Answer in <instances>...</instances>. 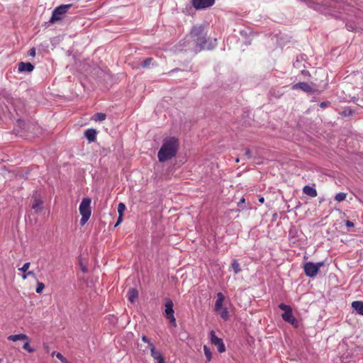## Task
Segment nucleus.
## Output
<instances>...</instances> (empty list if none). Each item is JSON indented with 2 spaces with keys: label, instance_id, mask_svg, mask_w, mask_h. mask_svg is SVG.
Here are the masks:
<instances>
[{
  "label": "nucleus",
  "instance_id": "f257e3e1",
  "mask_svg": "<svg viewBox=\"0 0 363 363\" xmlns=\"http://www.w3.org/2000/svg\"><path fill=\"white\" fill-rule=\"evenodd\" d=\"M191 43L194 52L211 50L217 46L216 38H208L206 26L204 24L195 25L190 32Z\"/></svg>",
  "mask_w": 363,
  "mask_h": 363
},
{
  "label": "nucleus",
  "instance_id": "f03ea898",
  "mask_svg": "<svg viewBox=\"0 0 363 363\" xmlns=\"http://www.w3.org/2000/svg\"><path fill=\"white\" fill-rule=\"evenodd\" d=\"M179 148V140L177 138L166 137L162 140V146L158 151L157 157L160 162H164L176 157Z\"/></svg>",
  "mask_w": 363,
  "mask_h": 363
},
{
  "label": "nucleus",
  "instance_id": "7ed1b4c3",
  "mask_svg": "<svg viewBox=\"0 0 363 363\" xmlns=\"http://www.w3.org/2000/svg\"><path fill=\"white\" fill-rule=\"evenodd\" d=\"M91 200L89 198H84L79 205V213L82 216V218L80 220L81 225H84L85 223L89 219L91 214Z\"/></svg>",
  "mask_w": 363,
  "mask_h": 363
},
{
  "label": "nucleus",
  "instance_id": "20e7f679",
  "mask_svg": "<svg viewBox=\"0 0 363 363\" xmlns=\"http://www.w3.org/2000/svg\"><path fill=\"white\" fill-rule=\"evenodd\" d=\"M72 4H62L52 11V16L48 21L49 24H53L57 21L63 19L65 15L68 12L69 9H71Z\"/></svg>",
  "mask_w": 363,
  "mask_h": 363
},
{
  "label": "nucleus",
  "instance_id": "39448f33",
  "mask_svg": "<svg viewBox=\"0 0 363 363\" xmlns=\"http://www.w3.org/2000/svg\"><path fill=\"white\" fill-rule=\"evenodd\" d=\"M215 4V0H191V5L186 6L185 13H189V10L194 7L196 10H203L212 6Z\"/></svg>",
  "mask_w": 363,
  "mask_h": 363
},
{
  "label": "nucleus",
  "instance_id": "423d86ee",
  "mask_svg": "<svg viewBox=\"0 0 363 363\" xmlns=\"http://www.w3.org/2000/svg\"><path fill=\"white\" fill-rule=\"evenodd\" d=\"M323 266V262L313 263L308 262L303 265L305 274L308 277H314L317 275L320 268Z\"/></svg>",
  "mask_w": 363,
  "mask_h": 363
},
{
  "label": "nucleus",
  "instance_id": "0eeeda50",
  "mask_svg": "<svg viewBox=\"0 0 363 363\" xmlns=\"http://www.w3.org/2000/svg\"><path fill=\"white\" fill-rule=\"evenodd\" d=\"M279 308L281 311H284V313L281 315L282 319L284 321L291 325H294L295 323H297L296 319L293 315L292 308H291L290 306L286 305L284 303H280L279 305Z\"/></svg>",
  "mask_w": 363,
  "mask_h": 363
},
{
  "label": "nucleus",
  "instance_id": "6e6552de",
  "mask_svg": "<svg viewBox=\"0 0 363 363\" xmlns=\"http://www.w3.org/2000/svg\"><path fill=\"white\" fill-rule=\"evenodd\" d=\"M173 302L172 300H168L165 303V315L167 319L169 320L170 323L176 326V318H174V311L173 310Z\"/></svg>",
  "mask_w": 363,
  "mask_h": 363
},
{
  "label": "nucleus",
  "instance_id": "1a4fd4ad",
  "mask_svg": "<svg viewBox=\"0 0 363 363\" xmlns=\"http://www.w3.org/2000/svg\"><path fill=\"white\" fill-rule=\"evenodd\" d=\"M210 335L211 342L218 347V352H223L225 350V347L223 342V340L221 338L218 337L216 335V333L213 330L211 331Z\"/></svg>",
  "mask_w": 363,
  "mask_h": 363
},
{
  "label": "nucleus",
  "instance_id": "9d476101",
  "mask_svg": "<svg viewBox=\"0 0 363 363\" xmlns=\"http://www.w3.org/2000/svg\"><path fill=\"white\" fill-rule=\"evenodd\" d=\"M307 59V56L305 54H300L297 55L296 59L294 62V67L299 69L306 68V65L308 64Z\"/></svg>",
  "mask_w": 363,
  "mask_h": 363
},
{
  "label": "nucleus",
  "instance_id": "9b49d317",
  "mask_svg": "<svg viewBox=\"0 0 363 363\" xmlns=\"http://www.w3.org/2000/svg\"><path fill=\"white\" fill-rule=\"evenodd\" d=\"M34 69V65L30 62H21L18 63V72H30Z\"/></svg>",
  "mask_w": 363,
  "mask_h": 363
},
{
  "label": "nucleus",
  "instance_id": "f8f14e48",
  "mask_svg": "<svg viewBox=\"0 0 363 363\" xmlns=\"http://www.w3.org/2000/svg\"><path fill=\"white\" fill-rule=\"evenodd\" d=\"M292 89H299L301 91H312V89L308 82H302L294 84L291 87Z\"/></svg>",
  "mask_w": 363,
  "mask_h": 363
},
{
  "label": "nucleus",
  "instance_id": "ddd939ff",
  "mask_svg": "<svg viewBox=\"0 0 363 363\" xmlns=\"http://www.w3.org/2000/svg\"><path fill=\"white\" fill-rule=\"evenodd\" d=\"M96 131L95 129L89 128L85 130L84 136L89 140V143L94 142L96 139Z\"/></svg>",
  "mask_w": 363,
  "mask_h": 363
},
{
  "label": "nucleus",
  "instance_id": "4468645a",
  "mask_svg": "<svg viewBox=\"0 0 363 363\" xmlns=\"http://www.w3.org/2000/svg\"><path fill=\"white\" fill-rule=\"evenodd\" d=\"M224 300H225L224 295L221 292L218 293L217 294V299H216V303H215V310L216 311H219L220 310L222 309L223 303Z\"/></svg>",
  "mask_w": 363,
  "mask_h": 363
},
{
  "label": "nucleus",
  "instance_id": "2eb2a0df",
  "mask_svg": "<svg viewBox=\"0 0 363 363\" xmlns=\"http://www.w3.org/2000/svg\"><path fill=\"white\" fill-rule=\"evenodd\" d=\"M128 301L133 303L135 300L138 298V292L136 289L131 288L128 291Z\"/></svg>",
  "mask_w": 363,
  "mask_h": 363
},
{
  "label": "nucleus",
  "instance_id": "dca6fc26",
  "mask_svg": "<svg viewBox=\"0 0 363 363\" xmlns=\"http://www.w3.org/2000/svg\"><path fill=\"white\" fill-rule=\"evenodd\" d=\"M352 307L361 315H363V301H354L352 303Z\"/></svg>",
  "mask_w": 363,
  "mask_h": 363
},
{
  "label": "nucleus",
  "instance_id": "f3484780",
  "mask_svg": "<svg viewBox=\"0 0 363 363\" xmlns=\"http://www.w3.org/2000/svg\"><path fill=\"white\" fill-rule=\"evenodd\" d=\"M303 192L311 197H315L318 195L316 189L310 186H305L303 188Z\"/></svg>",
  "mask_w": 363,
  "mask_h": 363
},
{
  "label": "nucleus",
  "instance_id": "a211bd4d",
  "mask_svg": "<svg viewBox=\"0 0 363 363\" xmlns=\"http://www.w3.org/2000/svg\"><path fill=\"white\" fill-rule=\"evenodd\" d=\"M43 201L40 197L35 196L33 199L31 207L33 210L39 211L40 210V206L43 204Z\"/></svg>",
  "mask_w": 363,
  "mask_h": 363
},
{
  "label": "nucleus",
  "instance_id": "6ab92c4d",
  "mask_svg": "<svg viewBox=\"0 0 363 363\" xmlns=\"http://www.w3.org/2000/svg\"><path fill=\"white\" fill-rule=\"evenodd\" d=\"M9 340L17 341V340H28V337L25 334L11 335L8 337Z\"/></svg>",
  "mask_w": 363,
  "mask_h": 363
},
{
  "label": "nucleus",
  "instance_id": "aec40b11",
  "mask_svg": "<svg viewBox=\"0 0 363 363\" xmlns=\"http://www.w3.org/2000/svg\"><path fill=\"white\" fill-rule=\"evenodd\" d=\"M150 352L151 356L156 360L162 357L161 353L155 350V347L153 344H150Z\"/></svg>",
  "mask_w": 363,
  "mask_h": 363
},
{
  "label": "nucleus",
  "instance_id": "412c9836",
  "mask_svg": "<svg viewBox=\"0 0 363 363\" xmlns=\"http://www.w3.org/2000/svg\"><path fill=\"white\" fill-rule=\"evenodd\" d=\"M345 27L349 31H354L357 28V23L354 21L347 20L345 23Z\"/></svg>",
  "mask_w": 363,
  "mask_h": 363
},
{
  "label": "nucleus",
  "instance_id": "4be33fe9",
  "mask_svg": "<svg viewBox=\"0 0 363 363\" xmlns=\"http://www.w3.org/2000/svg\"><path fill=\"white\" fill-rule=\"evenodd\" d=\"M231 267L235 274L239 273L241 271L240 264L236 259H234L231 264Z\"/></svg>",
  "mask_w": 363,
  "mask_h": 363
},
{
  "label": "nucleus",
  "instance_id": "5701e85b",
  "mask_svg": "<svg viewBox=\"0 0 363 363\" xmlns=\"http://www.w3.org/2000/svg\"><path fill=\"white\" fill-rule=\"evenodd\" d=\"M106 118V116L105 113H97L94 116V120L95 121H104Z\"/></svg>",
  "mask_w": 363,
  "mask_h": 363
},
{
  "label": "nucleus",
  "instance_id": "b1692460",
  "mask_svg": "<svg viewBox=\"0 0 363 363\" xmlns=\"http://www.w3.org/2000/svg\"><path fill=\"white\" fill-rule=\"evenodd\" d=\"M346 196H347V194L346 193L340 192V193H337L335 195V199L337 202H341V201H344L346 199Z\"/></svg>",
  "mask_w": 363,
  "mask_h": 363
},
{
  "label": "nucleus",
  "instance_id": "393cba45",
  "mask_svg": "<svg viewBox=\"0 0 363 363\" xmlns=\"http://www.w3.org/2000/svg\"><path fill=\"white\" fill-rule=\"evenodd\" d=\"M52 355H55L56 357L62 363H69L67 359L65 357H64V356L60 352H53Z\"/></svg>",
  "mask_w": 363,
  "mask_h": 363
},
{
  "label": "nucleus",
  "instance_id": "a878e982",
  "mask_svg": "<svg viewBox=\"0 0 363 363\" xmlns=\"http://www.w3.org/2000/svg\"><path fill=\"white\" fill-rule=\"evenodd\" d=\"M219 311H220V317L223 319V320H227L229 317L228 315V309L226 308H222L221 310H220Z\"/></svg>",
  "mask_w": 363,
  "mask_h": 363
},
{
  "label": "nucleus",
  "instance_id": "bb28decb",
  "mask_svg": "<svg viewBox=\"0 0 363 363\" xmlns=\"http://www.w3.org/2000/svg\"><path fill=\"white\" fill-rule=\"evenodd\" d=\"M152 61L153 59L152 57H147L142 62L141 66L143 67H147L152 64Z\"/></svg>",
  "mask_w": 363,
  "mask_h": 363
},
{
  "label": "nucleus",
  "instance_id": "cd10ccee",
  "mask_svg": "<svg viewBox=\"0 0 363 363\" xmlns=\"http://www.w3.org/2000/svg\"><path fill=\"white\" fill-rule=\"evenodd\" d=\"M126 207L123 203H119L118 205V213L120 216H123V213L125 210Z\"/></svg>",
  "mask_w": 363,
  "mask_h": 363
},
{
  "label": "nucleus",
  "instance_id": "c85d7f7f",
  "mask_svg": "<svg viewBox=\"0 0 363 363\" xmlns=\"http://www.w3.org/2000/svg\"><path fill=\"white\" fill-rule=\"evenodd\" d=\"M44 289H45V284L43 282L38 281L35 292L37 294H40L43 292Z\"/></svg>",
  "mask_w": 363,
  "mask_h": 363
},
{
  "label": "nucleus",
  "instance_id": "c756f323",
  "mask_svg": "<svg viewBox=\"0 0 363 363\" xmlns=\"http://www.w3.org/2000/svg\"><path fill=\"white\" fill-rule=\"evenodd\" d=\"M23 348L30 353L34 352V349L30 347L28 340H26V342L24 343V345H23Z\"/></svg>",
  "mask_w": 363,
  "mask_h": 363
},
{
  "label": "nucleus",
  "instance_id": "7c9ffc66",
  "mask_svg": "<svg viewBox=\"0 0 363 363\" xmlns=\"http://www.w3.org/2000/svg\"><path fill=\"white\" fill-rule=\"evenodd\" d=\"M203 350L208 361H210L211 359V352L210 351V349L208 348L206 346H204Z\"/></svg>",
  "mask_w": 363,
  "mask_h": 363
},
{
  "label": "nucleus",
  "instance_id": "2f4dec72",
  "mask_svg": "<svg viewBox=\"0 0 363 363\" xmlns=\"http://www.w3.org/2000/svg\"><path fill=\"white\" fill-rule=\"evenodd\" d=\"M30 262H26L23 267L21 268H19L18 270L25 273L26 272H28V269H29L30 267Z\"/></svg>",
  "mask_w": 363,
  "mask_h": 363
},
{
  "label": "nucleus",
  "instance_id": "473e14b6",
  "mask_svg": "<svg viewBox=\"0 0 363 363\" xmlns=\"http://www.w3.org/2000/svg\"><path fill=\"white\" fill-rule=\"evenodd\" d=\"M301 74L303 77V78H307L310 77L309 72L306 70L305 68L301 69Z\"/></svg>",
  "mask_w": 363,
  "mask_h": 363
},
{
  "label": "nucleus",
  "instance_id": "72a5a7b5",
  "mask_svg": "<svg viewBox=\"0 0 363 363\" xmlns=\"http://www.w3.org/2000/svg\"><path fill=\"white\" fill-rule=\"evenodd\" d=\"M28 276H35V273L33 271L26 272L23 273V274L22 275V278L23 279H26Z\"/></svg>",
  "mask_w": 363,
  "mask_h": 363
},
{
  "label": "nucleus",
  "instance_id": "f704fd0d",
  "mask_svg": "<svg viewBox=\"0 0 363 363\" xmlns=\"http://www.w3.org/2000/svg\"><path fill=\"white\" fill-rule=\"evenodd\" d=\"M17 125L19 126L21 128L24 129L26 123L23 121L18 119L17 121Z\"/></svg>",
  "mask_w": 363,
  "mask_h": 363
},
{
  "label": "nucleus",
  "instance_id": "c9c22d12",
  "mask_svg": "<svg viewBox=\"0 0 363 363\" xmlns=\"http://www.w3.org/2000/svg\"><path fill=\"white\" fill-rule=\"evenodd\" d=\"M183 71L184 70L181 69L179 68H175V69H173L170 70L168 74H169V76H172L174 72H183Z\"/></svg>",
  "mask_w": 363,
  "mask_h": 363
},
{
  "label": "nucleus",
  "instance_id": "e433bc0d",
  "mask_svg": "<svg viewBox=\"0 0 363 363\" xmlns=\"http://www.w3.org/2000/svg\"><path fill=\"white\" fill-rule=\"evenodd\" d=\"M142 340L144 342H146L149 345V347H150V344H152L150 340L149 339L147 338V337H146L145 335H143L142 336Z\"/></svg>",
  "mask_w": 363,
  "mask_h": 363
},
{
  "label": "nucleus",
  "instance_id": "4c0bfd02",
  "mask_svg": "<svg viewBox=\"0 0 363 363\" xmlns=\"http://www.w3.org/2000/svg\"><path fill=\"white\" fill-rule=\"evenodd\" d=\"M245 156L247 157V159H250L252 157V153H251V151L250 149H247L245 150Z\"/></svg>",
  "mask_w": 363,
  "mask_h": 363
},
{
  "label": "nucleus",
  "instance_id": "58836bf2",
  "mask_svg": "<svg viewBox=\"0 0 363 363\" xmlns=\"http://www.w3.org/2000/svg\"><path fill=\"white\" fill-rule=\"evenodd\" d=\"M345 225H346V226H347V227H348V228H352V227H354V223H353V222H352V221H350V220H346V221H345Z\"/></svg>",
  "mask_w": 363,
  "mask_h": 363
},
{
  "label": "nucleus",
  "instance_id": "ea45409f",
  "mask_svg": "<svg viewBox=\"0 0 363 363\" xmlns=\"http://www.w3.org/2000/svg\"><path fill=\"white\" fill-rule=\"evenodd\" d=\"M28 55L31 57H35V49L34 48H31L30 50H29V53Z\"/></svg>",
  "mask_w": 363,
  "mask_h": 363
},
{
  "label": "nucleus",
  "instance_id": "a19ab883",
  "mask_svg": "<svg viewBox=\"0 0 363 363\" xmlns=\"http://www.w3.org/2000/svg\"><path fill=\"white\" fill-rule=\"evenodd\" d=\"M329 104H330L329 101H323V102L320 103V106L321 108H325V107L328 106Z\"/></svg>",
  "mask_w": 363,
  "mask_h": 363
},
{
  "label": "nucleus",
  "instance_id": "79ce46f5",
  "mask_svg": "<svg viewBox=\"0 0 363 363\" xmlns=\"http://www.w3.org/2000/svg\"><path fill=\"white\" fill-rule=\"evenodd\" d=\"M123 216H120V214H118V220L115 225V226H117L123 220Z\"/></svg>",
  "mask_w": 363,
  "mask_h": 363
},
{
  "label": "nucleus",
  "instance_id": "37998d69",
  "mask_svg": "<svg viewBox=\"0 0 363 363\" xmlns=\"http://www.w3.org/2000/svg\"><path fill=\"white\" fill-rule=\"evenodd\" d=\"M157 363H165L164 359L163 357L159 359H157Z\"/></svg>",
  "mask_w": 363,
  "mask_h": 363
},
{
  "label": "nucleus",
  "instance_id": "c03bdc74",
  "mask_svg": "<svg viewBox=\"0 0 363 363\" xmlns=\"http://www.w3.org/2000/svg\"><path fill=\"white\" fill-rule=\"evenodd\" d=\"M240 34L242 35H247V31L246 30H241L240 31Z\"/></svg>",
  "mask_w": 363,
  "mask_h": 363
},
{
  "label": "nucleus",
  "instance_id": "a18cd8bd",
  "mask_svg": "<svg viewBox=\"0 0 363 363\" xmlns=\"http://www.w3.org/2000/svg\"><path fill=\"white\" fill-rule=\"evenodd\" d=\"M259 201L260 203H264V199L263 197H261V198H259Z\"/></svg>",
  "mask_w": 363,
  "mask_h": 363
},
{
  "label": "nucleus",
  "instance_id": "49530a36",
  "mask_svg": "<svg viewBox=\"0 0 363 363\" xmlns=\"http://www.w3.org/2000/svg\"><path fill=\"white\" fill-rule=\"evenodd\" d=\"M239 162H240V159H239V158H236V160H235V162H236V163H238Z\"/></svg>",
  "mask_w": 363,
  "mask_h": 363
},
{
  "label": "nucleus",
  "instance_id": "de8ad7c7",
  "mask_svg": "<svg viewBox=\"0 0 363 363\" xmlns=\"http://www.w3.org/2000/svg\"><path fill=\"white\" fill-rule=\"evenodd\" d=\"M245 45H249V44H250V41H245Z\"/></svg>",
  "mask_w": 363,
  "mask_h": 363
},
{
  "label": "nucleus",
  "instance_id": "09e8293b",
  "mask_svg": "<svg viewBox=\"0 0 363 363\" xmlns=\"http://www.w3.org/2000/svg\"><path fill=\"white\" fill-rule=\"evenodd\" d=\"M240 201H241V203H244L245 202V199H242Z\"/></svg>",
  "mask_w": 363,
  "mask_h": 363
}]
</instances>
